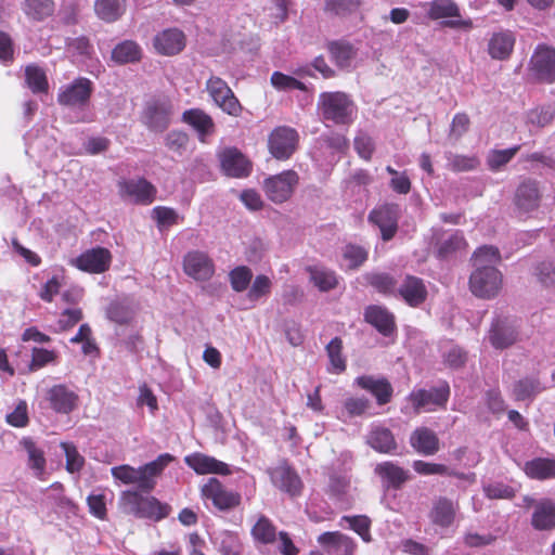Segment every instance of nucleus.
I'll return each mask as SVG.
<instances>
[{
    "label": "nucleus",
    "mask_w": 555,
    "mask_h": 555,
    "mask_svg": "<svg viewBox=\"0 0 555 555\" xmlns=\"http://www.w3.org/2000/svg\"><path fill=\"white\" fill-rule=\"evenodd\" d=\"M499 261V249L493 246H482L475 251L469 289L476 297L492 299L499 295L503 285L502 273L495 268Z\"/></svg>",
    "instance_id": "nucleus-1"
},
{
    "label": "nucleus",
    "mask_w": 555,
    "mask_h": 555,
    "mask_svg": "<svg viewBox=\"0 0 555 555\" xmlns=\"http://www.w3.org/2000/svg\"><path fill=\"white\" fill-rule=\"evenodd\" d=\"M173 461L169 453L160 454L156 460L140 467L119 465L111 468V474L116 481L124 485H135L142 492H150L156 486L157 478L163 470Z\"/></svg>",
    "instance_id": "nucleus-2"
},
{
    "label": "nucleus",
    "mask_w": 555,
    "mask_h": 555,
    "mask_svg": "<svg viewBox=\"0 0 555 555\" xmlns=\"http://www.w3.org/2000/svg\"><path fill=\"white\" fill-rule=\"evenodd\" d=\"M318 109L322 118L335 125H350L357 115V106L351 98L341 91L322 92Z\"/></svg>",
    "instance_id": "nucleus-3"
},
{
    "label": "nucleus",
    "mask_w": 555,
    "mask_h": 555,
    "mask_svg": "<svg viewBox=\"0 0 555 555\" xmlns=\"http://www.w3.org/2000/svg\"><path fill=\"white\" fill-rule=\"evenodd\" d=\"M450 396L448 384H441L429 389H413L405 398V404L401 408L403 414H421L434 412L444 408Z\"/></svg>",
    "instance_id": "nucleus-4"
},
{
    "label": "nucleus",
    "mask_w": 555,
    "mask_h": 555,
    "mask_svg": "<svg viewBox=\"0 0 555 555\" xmlns=\"http://www.w3.org/2000/svg\"><path fill=\"white\" fill-rule=\"evenodd\" d=\"M298 183L299 176L295 170H284L264 179L263 191L271 202L282 204L292 197Z\"/></svg>",
    "instance_id": "nucleus-5"
},
{
    "label": "nucleus",
    "mask_w": 555,
    "mask_h": 555,
    "mask_svg": "<svg viewBox=\"0 0 555 555\" xmlns=\"http://www.w3.org/2000/svg\"><path fill=\"white\" fill-rule=\"evenodd\" d=\"M299 142L298 132L291 127L274 128L268 138L270 154L278 160H286L296 152Z\"/></svg>",
    "instance_id": "nucleus-6"
},
{
    "label": "nucleus",
    "mask_w": 555,
    "mask_h": 555,
    "mask_svg": "<svg viewBox=\"0 0 555 555\" xmlns=\"http://www.w3.org/2000/svg\"><path fill=\"white\" fill-rule=\"evenodd\" d=\"M206 90L214 103L224 113L235 117L241 115L243 107L223 79L217 76H211L206 82Z\"/></svg>",
    "instance_id": "nucleus-7"
},
{
    "label": "nucleus",
    "mask_w": 555,
    "mask_h": 555,
    "mask_svg": "<svg viewBox=\"0 0 555 555\" xmlns=\"http://www.w3.org/2000/svg\"><path fill=\"white\" fill-rule=\"evenodd\" d=\"M202 496L219 511H230L241 503V494L224 487L217 478H209L202 487Z\"/></svg>",
    "instance_id": "nucleus-8"
},
{
    "label": "nucleus",
    "mask_w": 555,
    "mask_h": 555,
    "mask_svg": "<svg viewBox=\"0 0 555 555\" xmlns=\"http://www.w3.org/2000/svg\"><path fill=\"white\" fill-rule=\"evenodd\" d=\"M91 93V80L80 77L60 88L57 102L63 106L83 107L89 103Z\"/></svg>",
    "instance_id": "nucleus-9"
},
{
    "label": "nucleus",
    "mask_w": 555,
    "mask_h": 555,
    "mask_svg": "<svg viewBox=\"0 0 555 555\" xmlns=\"http://www.w3.org/2000/svg\"><path fill=\"white\" fill-rule=\"evenodd\" d=\"M112 263V254L107 248L93 247L85 250L78 257L70 260V264L80 271L100 274L107 271Z\"/></svg>",
    "instance_id": "nucleus-10"
},
{
    "label": "nucleus",
    "mask_w": 555,
    "mask_h": 555,
    "mask_svg": "<svg viewBox=\"0 0 555 555\" xmlns=\"http://www.w3.org/2000/svg\"><path fill=\"white\" fill-rule=\"evenodd\" d=\"M400 208L397 204H383L375 207L369 215V221L380 230L384 241L391 240L398 230Z\"/></svg>",
    "instance_id": "nucleus-11"
},
{
    "label": "nucleus",
    "mask_w": 555,
    "mask_h": 555,
    "mask_svg": "<svg viewBox=\"0 0 555 555\" xmlns=\"http://www.w3.org/2000/svg\"><path fill=\"white\" fill-rule=\"evenodd\" d=\"M172 105L166 100L149 102L142 113V122L154 132H164L170 125Z\"/></svg>",
    "instance_id": "nucleus-12"
},
{
    "label": "nucleus",
    "mask_w": 555,
    "mask_h": 555,
    "mask_svg": "<svg viewBox=\"0 0 555 555\" xmlns=\"http://www.w3.org/2000/svg\"><path fill=\"white\" fill-rule=\"evenodd\" d=\"M530 70L542 81L555 80V48L547 44H538L531 59Z\"/></svg>",
    "instance_id": "nucleus-13"
},
{
    "label": "nucleus",
    "mask_w": 555,
    "mask_h": 555,
    "mask_svg": "<svg viewBox=\"0 0 555 555\" xmlns=\"http://www.w3.org/2000/svg\"><path fill=\"white\" fill-rule=\"evenodd\" d=\"M519 339V326L516 321L498 318L489 331V341L495 349H505Z\"/></svg>",
    "instance_id": "nucleus-14"
},
{
    "label": "nucleus",
    "mask_w": 555,
    "mask_h": 555,
    "mask_svg": "<svg viewBox=\"0 0 555 555\" xmlns=\"http://www.w3.org/2000/svg\"><path fill=\"white\" fill-rule=\"evenodd\" d=\"M183 270L188 276L204 282L214 275L215 264L206 253L192 250L183 258Z\"/></svg>",
    "instance_id": "nucleus-15"
},
{
    "label": "nucleus",
    "mask_w": 555,
    "mask_h": 555,
    "mask_svg": "<svg viewBox=\"0 0 555 555\" xmlns=\"http://www.w3.org/2000/svg\"><path fill=\"white\" fill-rule=\"evenodd\" d=\"M119 192L124 198L142 205L151 204L156 196V188L143 178L119 182Z\"/></svg>",
    "instance_id": "nucleus-16"
},
{
    "label": "nucleus",
    "mask_w": 555,
    "mask_h": 555,
    "mask_svg": "<svg viewBox=\"0 0 555 555\" xmlns=\"http://www.w3.org/2000/svg\"><path fill=\"white\" fill-rule=\"evenodd\" d=\"M542 194L540 183L533 179H525L515 192V205L522 212H530L539 208Z\"/></svg>",
    "instance_id": "nucleus-17"
},
{
    "label": "nucleus",
    "mask_w": 555,
    "mask_h": 555,
    "mask_svg": "<svg viewBox=\"0 0 555 555\" xmlns=\"http://www.w3.org/2000/svg\"><path fill=\"white\" fill-rule=\"evenodd\" d=\"M220 163L223 172L233 178L247 177L251 169L248 159L236 149L224 150L220 154Z\"/></svg>",
    "instance_id": "nucleus-18"
},
{
    "label": "nucleus",
    "mask_w": 555,
    "mask_h": 555,
    "mask_svg": "<svg viewBox=\"0 0 555 555\" xmlns=\"http://www.w3.org/2000/svg\"><path fill=\"white\" fill-rule=\"evenodd\" d=\"M153 43L159 54L176 55L184 49L185 36L178 28H169L157 34Z\"/></svg>",
    "instance_id": "nucleus-19"
},
{
    "label": "nucleus",
    "mask_w": 555,
    "mask_h": 555,
    "mask_svg": "<svg viewBox=\"0 0 555 555\" xmlns=\"http://www.w3.org/2000/svg\"><path fill=\"white\" fill-rule=\"evenodd\" d=\"M47 400L55 412L68 414L77 406L78 396L65 385H55L47 391Z\"/></svg>",
    "instance_id": "nucleus-20"
},
{
    "label": "nucleus",
    "mask_w": 555,
    "mask_h": 555,
    "mask_svg": "<svg viewBox=\"0 0 555 555\" xmlns=\"http://www.w3.org/2000/svg\"><path fill=\"white\" fill-rule=\"evenodd\" d=\"M318 543L324 547L330 555H353L357 546L350 537L339 531H328L320 534L318 537Z\"/></svg>",
    "instance_id": "nucleus-21"
},
{
    "label": "nucleus",
    "mask_w": 555,
    "mask_h": 555,
    "mask_svg": "<svg viewBox=\"0 0 555 555\" xmlns=\"http://www.w3.org/2000/svg\"><path fill=\"white\" fill-rule=\"evenodd\" d=\"M459 506L446 496H438L434 500L429 512L430 521L441 528H449L455 519Z\"/></svg>",
    "instance_id": "nucleus-22"
},
{
    "label": "nucleus",
    "mask_w": 555,
    "mask_h": 555,
    "mask_svg": "<svg viewBox=\"0 0 555 555\" xmlns=\"http://www.w3.org/2000/svg\"><path fill=\"white\" fill-rule=\"evenodd\" d=\"M270 477L275 487L291 495H297L302 487L299 476L286 464H281L270 472Z\"/></svg>",
    "instance_id": "nucleus-23"
},
{
    "label": "nucleus",
    "mask_w": 555,
    "mask_h": 555,
    "mask_svg": "<svg viewBox=\"0 0 555 555\" xmlns=\"http://www.w3.org/2000/svg\"><path fill=\"white\" fill-rule=\"evenodd\" d=\"M185 464L194 469L197 474H220L229 475L231 473L228 464L218 461L212 456L202 453H193L184 459Z\"/></svg>",
    "instance_id": "nucleus-24"
},
{
    "label": "nucleus",
    "mask_w": 555,
    "mask_h": 555,
    "mask_svg": "<svg viewBox=\"0 0 555 555\" xmlns=\"http://www.w3.org/2000/svg\"><path fill=\"white\" fill-rule=\"evenodd\" d=\"M411 447L420 454L434 455L439 451V438L427 427H417L410 436Z\"/></svg>",
    "instance_id": "nucleus-25"
},
{
    "label": "nucleus",
    "mask_w": 555,
    "mask_h": 555,
    "mask_svg": "<svg viewBox=\"0 0 555 555\" xmlns=\"http://www.w3.org/2000/svg\"><path fill=\"white\" fill-rule=\"evenodd\" d=\"M366 442L379 453H395L398 448L391 430L380 425L372 426Z\"/></svg>",
    "instance_id": "nucleus-26"
},
{
    "label": "nucleus",
    "mask_w": 555,
    "mask_h": 555,
    "mask_svg": "<svg viewBox=\"0 0 555 555\" xmlns=\"http://www.w3.org/2000/svg\"><path fill=\"white\" fill-rule=\"evenodd\" d=\"M531 525L537 530L555 528V501L543 499L535 503Z\"/></svg>",
    "instance_id": "nucleus-27"
},
{
    "label": "nucleus",
    "mask_w": 555,
    "mask_h": 555,
    "mask_svg": "<svg viewBox=\"0 0 555 555\" xmlns=\"http://www.w3.org/2000/svg\"><path fill=\"white\" fill-rule=\"evenodd\" d=\"M356 383L362 389L370 391L376 398L378 404L388 403L392 397V387L386 378L364 375L358 377Z\"/></svg>",
    "instance_id": "nucleus-28"
},
{
    "label": "nucleus",
    "mask_w": 555,
    "mask_h": 555,
    "mask_svg": "<svg viewBox=\"0 0 555 555\" xmlns=\"http://www.w3.org/2000/svg\"><path fill=\"white\" fill-rule=\"evenodd\" d=\"M364 318L367 323L373 325L385 336L390 335L395 330L393 315L380 306H370L365 309Z\"/></svg>",
    "instance_id": "nucleus-29"
},
{
    "label": "nucleus",
    "mask_w": 555,
    "mask_h": 555,
    "mask_svg": "<svg viewBox=\"0 0 555 555\" xmlns=\"http://www.w3.org/2000/svg\"><path fill=\"white\" fill-rule=\"evenodd\" d=\"M182 120L196 130L202 142H205L206 137L211 134L215 129L212 118L199 108L185 111Z\"/></svg>",
    "instance_id": "nucleus-30"
},
{
    "label": "nucleus",
    "mask_w": 555,
    "mask_h": 555,
    "mask_svg": "<svg viewBox=\"0 0 555 555\" xmlns=\"http://www.w3.org/2000/svg\"><path fill=\"white\" fill-rule=\"evenodd\" d=\"M375 474L380 477L387 488L395 489H399L409 478L406 470L389 461L377 464Z\"/></svg>",
    "instance_id": "nucleus-31"
},
{
    "label": "nucleus",
    "mask_w": 555,
    "mask_h": 555,
    "mask_svg": "<svg viewBox=\"0 0 555 555\" xmlns=\"http://www.w3.org/2000/svg\"><path fill=\"white\" fill-rule=\"evenodd\" d=\"M21 446L27 454V466L33 470L37 478H42L46 474V456L44 451L33 439L23 438Z\"/></svg>",
    "instance_id": "nucleus-32"
},
{
    "label": "nucleus",
    "mask_w": 555,
    "mask_h": 555,
    "mask_svg": "<svg viewBox=\"0 0 555 555\" xmlns=\"http://www.w3.org/2000/svg\"><path fill=\"white\" fill-rule=\"evenodd\" d=\"M399 294L408 305L416 307L425 301L427 291L421 279L406 276L399 287Z\"/></svg>",
    "instance_id": "nucleus-33"
},
{
    "label": "nucleus",
    "mask_w": 555,
    "mask_h": 555,
    "mask_svg": "<svg viewBox=\"0 0 555 555\" xmlns=\"http://www.w3.org/2000/svg\"><path fill=\"white\" fill-rule=\"evenodd\" d=\"M251 538L256 543L263 545L272 544L279 534L273 521L266 515L259 514L250 529Z\"/></svg>",
    "instance_id": "nucleus-34"
},
{
    "label": "nucleus",
    "mask_w": 555,
    "mask_h": 555,
    "mask_svg": "<svg viewBox=\"0 0 555 555\" xmlns=\"http://www.w3.org/2000/svg\"><path fill=\"white\" fill-rule=\"evenodd\" d=\"M137 311L135 302L130 298L114 300L106 308V317L117 324L129 323Z\"/></svg>",
    "instance_id": "nucleus-35"
},
{
    "label": "nucleus",
    "mask_w": 555,
    "mask_h": 555,
    "mask_svg": "<svg viewBox=\"0 0 555 555\" xmlns=\"http://www.w3.org/2000/svg\"><path fill=\"white\" fill-rule=\"evenodd\" d=\"M514 44L515 36L513 33L508 30L500 31L493 34L491 37L488 44V51L492 59L504 60L512 53Z\"/></svg>",
    "instance_id": "nucleus-36"
},
{
    "label": "nucleus",
    "mask_w": 555,
    "mask_h": 555,
    "mask_svg": "<svg viewBox=\"0 0 555 555\" xmlns=\"http://www.w3.org/2000/svg\"><path fill=\"white\" fill-rule=\"evenodd\" d=\"M421 7L431 20L461 16L460 9L453 0H431L423 2Z\"/></svg>",
    "instance_id": "nucleus-37"
},
{
    "label": "nucleus",
    "mask_w": 555,
    "mask_h": 555,
    "mask_svg": "<svg viewBox=\"0 0 555 555\" xmlns=\"http://www.w3.org/2000/svg\"><path fill=\"white\" fill-rule=\"evenodd\" d=\"M126 10V0H95L94 12L99 18L112 23L117 21Z\"/></svg>",
    "instance_id": "nucleus-38"
},
{
    "label": "nucleus",
    "mask_w": 555,
    "mask_h": 555,
    "mask_svg": "<svg viewBox=\"0 0 555 555\" xmlns=\"http://www.w3.org/2000/svg\"><path fill=\"white\" fill-rule=\"evenodd\" d=\"M525 473L539 480L555 478V459H533L526 463Z\"/></svg>",
    "instance_id": "nucleus-39"
},
{
    "label": "nucleus",
    "mask_w": 555,
    "mask_h": 555,
    "mask_svg": "<svg viewBox=\"0 0 555 555\" xmlns=\"http://www.w3.org/2000/svg\"><path fill=\"white\" fill-rule=\"evenodd\" d=\"M519 150L520 145L505 150H490L486 158L487 166L491 171H499L515 157Z\"/></svg>",
    "instance_id": "nucleus-40"
},
{
    "label": "nucleus",
    "mask_w": 555,
    "mask_h": 555,
    "mask_svg": "<svg viewBox=\"0 0 555 555\" xmlns=\"http://www.w3.org/2000/svg\"><path fill=\"white\" fill-rule=\"evenodd\" d=\"M328 51L332 61L339 68L346 69L351 66L352 60L354 57V51L350 44L337 41L331 42L328 44Z\"/></svg>",
    "instance_id": "nucleus-41"
},
{
    "label": "nucleus",
    "mask_w": 555,
    "mask_h": 555,
    "mask_svg": "<svg viewBox=\"0 0 555 555\" xmlns=\"http://www.w3.org/2000/svg\"><path fill=\"white\" fill-rule=\"evenodd\" d=\"M310 280L322 292L333 289L337 285V278L334 271L324 267L308 268Z\"/></svg>",
    "instance_id": "nucleus-42"
},
{
    "label": "nucleus",
    "mask_w": 555,
    "mask_h": 555,
    "mask_svg": "<svg viewBox=\"0 0 555 555\" xmlns=\"http://www.w3.org/2000/svg\"><path fill=\"white\" fill-rule=\"evenodd\" d=\"M141 56L140 47L131 40H126L115 47L112 59L120 64L135 62Z\"/></svg>",
    "instance_id": "nucleus-43"
},
{
    "label": "nucleus",
    "mask_w": 555,
    "mask_h": 555,
    "mask_svg": "<svg viewBox=\"0 0 555 555\" xmlns=\"http://www.w3.org/2000/svg\"><path fill=\"white\" fill-rule=\"evenodd\" d=\"M343 343L338 337L333 338L326 346L327 356L330 359L328 371L331 373L339 374L346 369V360L341 354Z\"/></svg>",
    "instance_id": "nucleus-44"
},
{
    "label": "nucleus",
    "mask_w": 555,
    "mask_h": 555,
    "mask_svg": "<svg viewBox=\"0 0 555 555\" xmlns=\"http://www.w3.org/2000/svg\"><path fill=\"white\" fill-rule=\"evenodd\" d=\"M167 516L166 506L162 505L155 498L143 496L139 508V518H152L159 520Z\"/></svg>",
    "instance_id": "nucleus-45"
},
{
    "label": "nucleus",
    "mask_w": 555,
    "mask_h": 555,
    "mask_svg": "<svg viewBox=\"0 0 555 555\" xmlns=\"http://www.w3.org/2000/svg\"><path fill=\"white\" fill-rule=\"evenodd\" d=\"M24 11L34 20L41 21L52 15L54 2L52 0H26Z\"/></svg>",
    "instance_id": "nucleus-46"
},
{
    "label": "nucleus",
    "mask_w": 555,
    "mask_h": 555,
    "mask_svg": "<svg viewBox=\"0 0 555 555\" xmlns=\"http://www.w3.org/2000/svg\"><path fill=\"white\" fill-rule=\"evenodd\" d=\"M447 167L453 171H469L478 167L476 156L460 155L452 152L446 153Z\"/></svg>",
    "instance_id": "nucleus-47"
},
{
    "label": "nucleus",
    "mask_w": 555,
    "mask_h": 555,
    "mask_svg": "<svg viewBox=\"0 0 555 555\" xmlns=\"http://www.w3.org/2000/svg\"><path fill=\"white\" fill-rule=\"evenodd\" d=\"M25 78L27 86L33 92H46L48 90V80L42 68L36 65H28L25 68Z\"/></svg>",
    "instance_id": "nucleus-48"
},
{
    "label": "nucleus",
    "mask_w": 555,
    "mask_h": 555,
    "mask_svg": "<svg viewBox=\"0 0 555 555\" xmlns=\"http://www.w3.org/2000/svg\"><path fill=\"white\" fill-rule=\"evenodd\" d=\"M61 448L66 457V470L70 474L79 473L85 465L83 456L73 443L62 442Z\"/></svg>",
    "instance_id": "nucleus-49"
},
{
    "label": "nucleus",
    "mask_w": 555,
    "mask_h": 555,
    "mask_svg": "<svg viewBox=\"0 0 555 555\" xmlns=\"http://www.w3.org/2000/svg\"><path fill=\"white\" fill-rule=\"evenodd\" d=\"M142 498L143 495L138 491H122L119 498V507L124 513L138 517Z\"/></svg>",
    "instance_id": "nucleus-50"
},
{
    "label": "nucleus",
    "mask_w": 555,
    "mask_h": 555,
    "mask_svg": "<svg viewBox=\"0 0 555 555\" xmlns=\"http://www.w3.org/2000/svg\"><path fill=\"white\" fill-rule=\"evenodd\" d=\"M351 489V481L347 475H332L328 483V491L331 495L338 500L348 496Z\"/></svg>",
    "instance_id": "nucleus-51"
},
{
    "label": "nucleus",
    "mask_w": 555,
    "mask_h": 555,
    "mask_svg": "<svg viewBox=\"0 0 555 555\" xmlns=\"http://www.w3.org/2000/svg\"><path fill=\"white\" fill-rule=\"evenodd\" d=\"M466 246L465 238L462 233L454 232L448 238L440 243L438 254L440 257H448L449 255L464 249Z\"/></svg>",
    "instance_id": "nucleus-52"
},
{
    "label": "nucleus",
    "mask_w": 555,
    "mask_h": 555,
    "mask_svg": "<svg viewBox=\"0 0 555 555\" xmlns=\"http://www.w3.org/2000/svg\"><path fill=\"white\" fill-rule=\"evenodd\" d=\"M271 83L279 91L305 90L301 81L281 72H274L271 75Z\"/></svg>",
    "instance_id": "nucleus-53"
},
{
    "label": "nucleus",
    "mask_w": 555,
    "mask_h": 555,
    "mask_svg": "<svg viewBox=\"0 0 555 555\" xmlns=\"http://www.w3.org/2000/svg\"><path fill=\"white\" fill-rule=\"evenodd\" d=\"M253 278V272L249 268L242 266L233 269L230 272L231 286L235 292H243L247 288Z\"/></svg>",
    "instance_id": "nucleus-54"
},
{
    "label": "nucleus",
    "mask_w": 555,
    "mask_h": 555,
    "mask_svg": "<svg viewBox=\"0 0 555 555\" xmlns=\"http://www.w3.org/2000/svg\"><path fill=\"white\" fill-rule=\"evenodd\" d=\"M343 520L347 521L349 524L350 529L356 531L363 541L370 542L371 541V534H370V527L371 521L369 517L359 515V516H344Z\"/></svg>",
    "instance_id": "nucleus-55"
},
{
    "label": "nucleus",
    "mask_w": 555,
    "mask_h": 555,
    "mask_svg": "<svg viewBox=\"0 0 555 555\" xmlns=\"http://www.w3.org/2000/svg\"><path fill=\"white\" fill-rule=\"evenodd\" d=\"M513 391L517 400H526L540 391V384L534 378L520 379L515 384Z\"/></svg>",
    "instance_id": "nucleus-56"
},
{
    "label": "nucleus",
    "mask_w": 555,
    "mask_h": 555,
    "mask_svg": "<svg viewBox=\"0 0 555 555\" xmlns=\"http://www.w3.org/2000/svg\"><path fill=\"white\" fill-rule=\"evenodd\" d=\"M343 256L344 260L346 261V267L348 269H354L366 260L367 254L360 246L347 245L344 248Z\"/></svg>",
    "instance_id": "nucleus-57"
},
{
    "label": "nucleus",
    "mask_w": 555,
    "mask_h": 555,
    "mask_svg": "<svg viewBox=\"0 0 555 555\" xmlns=\"http://www.w3.org/2000/svg\"><path fill=\"white\" fill-rule=\"evenodd\" d=\"M412 467L417 474L424 476L451 474L449 467L443 464L429 463L421 460L414 461Z\"/></svg>",
    "instance_id": "nucleus-58"
},
{
    "label": "nucleus",
    "mask_w": 555,
    "mask_h": 555,
    "mask_svg": "<svg viewBox=\"0 0 555 555\" xmlns=\"http://www.w3.org/2000/svg\"><path fill=\"white\" fill-rule=\"evenodd\" d=\"M553 117L554 109L552 107L534 108L527 114V122L532 126L544 127L552 121Z\"/></svg>",
    "instance_id": "nucleus-59"
},
{
    "label": "nucleus",
    "mask_w": 555,
    "mask_h": 555,
    "mask_svg": "<svg viewBox=\"0 0 555 555\" xmlns=\"http://www.w3.org/2000/svg\"><path fill=\"white\" fill-rule=\"evenodd\" d=\"M56 359V353L53 350H48L43 348H34L31 350V362L30 370L36 371L38 369L43 367L49 363H53Z\"/></svg>",
    "instance_id": "nucleus-60"
},
{
    "label": "nucleus",
    "mask_w": 555,
    "mask_h": 555,
    "mask_svg": "<svg viewBox=\"0 0 555 555\" xmlns=\"http://www.w3.org/2000/svg\"><path fill=\"white\" fill-rule=\"evenodd\" d=\"M219 550L223 555H241L242 553V546L238 538L231 532L221 533Z\"/></svg>",
    "instance_id": "nucleus-61"
},
{
    "label": "nucleus",
    "mask_w": 555,
    "mask_h": 555,
    "mask_svg": "<svg viewBox=\"0 0 555 555\" xmlns=\"http://www.w3.org/2000/svg\"><path fill=\"white\" fill-rule=\"evenodd\" d=\"M369 283L375 287L378 292L384 294H391L395 292L396 282L395 280L385 273H375L367 276Z\"/></svg>",
    "instance_id": "nucleus-62"
},
{
    "label": "nucleus",
    "mask_w": 555,
    "mask_h": 555,
    "mask_svg": "<svg viewBox=\"0 0 555 555\" xmlns=\"http://www.w3.org/2000/svg\"><path fill=\"white\" fill-rule=\"evenodd\" d=\"M540 283L545 286L555 285V263L550 260L540 262L534 273Z\"/></svg>",
    "instance_id": "nucleus-63"
},
{
    "label": "nucleus",
    "mask_w": 555,
    "mask_h": 555,
    "mask_svg": "<svg viewBox=\"0 0 555 555\" xmlns=\"http://www.w3.org/2000/svg\"><path fill=\"white\" fill-rule=\"evenodd\" d=\"M483 492L487 498L494 499H512L515 491L512 487L502 482L489 483L483 487Z\"/></svg>",
    "instance_id": "nucleus-64"
}]
</instances>
